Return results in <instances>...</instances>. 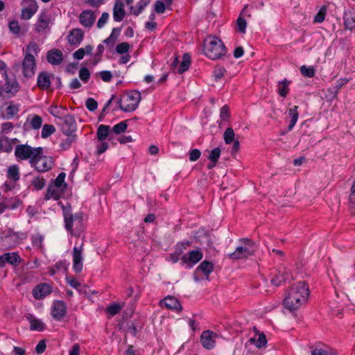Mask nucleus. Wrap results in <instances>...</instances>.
Instances as JSON below:
<instances>
[{
    "mask_svg": "<svg viewBox=\"0 0 355 355\" xmlns=\"http://www.w3.org/2000/svg\"><path fill=\"white\" fill-rule=\"evenodd\" d=\"M309 296L308 285L304 282H300L287 291L283 302L284 306L294 311L306 302Z\"/></svg>",
    "mask_w": 355,
    "mask_h": 355,
    "instance_id": "obj_1",
    "label": "nucleus"
},
{
    "mask_svg": "<svg viewBox=\"0 0 355 355\" xmlns=\"http://www.w3.org/2000/svg\"><path fill=\"white\" fill-rule=\"evenodd\" d=\"M63 211L65 228L71 235L77 236L83 230V217L80 214H73L70 206H64L58 203Z\"/></svg>",
    "mask_w": 355,
    "mask_h": 355,
    "instance_id": "obj_2",
    "label": "nucleus"
},
{
    "mask_svg": "<svg viewBox=\"0 0 355 355\" xmlns=\"http://www.w3.org/2000/svg\"><path fill=\"white\" fill-rule=\"evenodd\" d=\"M204 53L209 59L216 60L225 56L227 49L222 40L215 36H209L205 41Z\"/></svg>",
    "mask_w": 355,
    "mask_h": 355,
    "instance_id": "obj_3",
    "label": "nucleus"
},
{
    "mask_svg": "<svg viewBox=\"0 0 355 355\" xmlns=\"http://www.w3.org/2000/svg\"><path fill=\"white\" fill-rule=\"evenodd\" d=\"M66 174L60 173L55 180L50 184L44 196V200H58L61 198L67 189V184L65 182Z\"/></svg>",
    "mask_w": 355,
    "mask_h": 355,
    "instance_id": "obj_4",
    "label": "nucleus"
},
{
    "mask_svg": "<svg viewBox=\"0 0 355 355\" xmlns=\"http://www.w3.org/2000/svg\"><path fill=\"white\" fill-rule=\"evenodd\" d=\"M141 93L137 90H130L125 92L117 101L119 107L125 112L135 111L141 101Z\"/></svg>",
    "mask_w": 355,
    "mask_h": 355,
    "instance_id": "obj_5",
    "label": "nucleus"
},
{
    "mask_svg": "<svg viewBox=\"0 0 355 355\" xmlns=\"http://www.w3.org/2000/svg\"><path fill=\"white\" fill-rule=\"evenodd\" d=\"M239 242L240 245L236 247L234 252L228 255L230 259H245L254 254L256 246L252 241L248 239H242L239 240Z\"/></svg>",
    "mask_w": 355,
    "mask_h": 355,
    "instance_id": "obj_6",
    "label": "nucleus"
},
{
    "mask_svg": "<svg viewBox=\"0 0 355 355\" xmlns=\"http://www.w3.org/2000/svg\"><path fill=\"white\" fill-rule=\"evenodd\" d=\"M22 159L31 158L29 162L31 166L39 172H46L51 169L53 165L51 157H19Z\"/></svg>",
    "mask_w": 355,
    "mask_h": 355,
    "instance_id": "obj_7",
    "label": "nucleus"
},
{
    "mask_svg": "<svg viewBox=\"0 0 355 355\" xmlns=\"http://www.w3.org/2000/svg\"><path fill=\"white\" fill-rule=\"evenodd\" d=\"M22 73L25 78H29L35 75L36 62L33 54L26 53L21 63Z\"/></svg>",
    "mask_w": 355,
    "mask_h": 355,
    "instance_id": "obj_8",
    "label": "nucleus"
},
{
    "mask_svg": "<svg viewBox=\"0 0 355 355\" xmlns=\"http://www.w3.org/2000/svg\"><path fill=\"white\" fill-rule=\"evenodd\" d=\"M203 257L202 252L198 249L190 251L189 253L182 255L181 257L182 264H185L187 268H191Z\"/></svg>",
    "mask_w": 355,
    "mask_h": 355,
    "instance_id": "obj_9",
    "label": "nucleus"
},
{
    "mask_svg": "<svg viewBox=\"0 0 355 355\" xmlns=\"http://www.w3.org/2000/svg\"><path fill=\"white\" fill-rule=\"evenodd\" d=\"M83 245L82 243L79 246L75 245L73 248V268L76 272H81L83 268Z\"/></svg>",
    "mask_w": 355,
    "mask_h": 355,
    "instance_id": "obj_10",
    "label": "nucleus"
},
{
    "mask_svg": "<svg viewBox=\"0 0 355 355\" xmlns=\"http://www.w3.org/2000/svg\"><path fill=\"white\" fill-rule=\"evenodd\" d=\"M271 284L275 286H279L282 282L288 280L291 278L289 271L284 266H280L277 270L272 273Z\"/></svg>",
    "mask_w": 355,
    "mask_h": 355,
    "instance_id": "obj_11",
    "label": "nucleus"
},
{
    "mask_svg": "<svg viewBox=\"0 0 355 355\" xmlns=\"http://www.w3.org/2000/svg\"><path fill=\"white\" fill-rule=\"evenodd\" d=\"M217 337V334L212 331H204L200 336L201 344L205 349H211L216 345V339Z\"/></svg>",
    "mask_w": 355,
    "mask_h": 355,
    "instance_id": "obj_12",
    "label": "nucleus"
},
{
    "mask_svg": "<svg viewBox=\"0 0 355 355\" xmlns=\"http://www.w3.org/2000/svg\"><path fill=\"white\" fill-rule=\"evenodd\" d=\"M21 259L17 252H6L0 256V267L3 268L6 263L18 266Z\"/></svg>",
    "mask_w": 355,
    "mask_h": 355,
    "instance_id": "obj_13",
    "label": "nucleus"
},
{
    "mask_svg": "<svg viewBox=\"0 0 355 355\" xmlns=\"http://www.w3.org/2000/svg\"><path fill=\"white\" fill-rule=\"evenodd\" d=\"M235 134L234 131L232 128L226 129L223 134V139L227 144H230L233 142V146L231 150V153L235 155L239 153L240 148V142L238 140H234Z\"/></svg>",
    "mask_w": 355,
    "mask_h": 355,
    "instance_id": "obj_14",
    "label": "nucleus"
},
{
    "mask_svg": "<svg viewBox=\"0 0 355 355\" xmlns=\"http://www.w3.org/2000/svg\"><path fill=\"white\" fill-rule=\"evenodd\" d=\"M62 130L65 135L73 134L76 131V123L72 114H67L63 119Z\"/></svg>",
    "mask_w": 355,
    "mask_h": 355,
    "instance_id": "obj_15",
    "label": "nucleus"
},
{
    "mask_svg": "<svg viewBox=\"0 0 355 355\" xmlns=\"http://www.w3.org/2000/svg\"><path fill=\"white\" fill-rule=\"evenodd\" d=\"M67 306L62 301H56L51 309V314L54 319L61 320L66 315Z\"/></svg>",
    "mask_w": 355,
    "mask_h": 355,
    "instance_id": "obj_16",
    "label": "nucleus"
},
{
    "mask_svg": "<svg viewBox=\"0 0 355 355\" xmlns=\"http://www.w3.org/2000/svg\"><path fill=\"white\" fill-rule=\"evenodd\" d=\"M160 305L166 307L168 309L179 312L182 310V306L179 300L173 296H167L160 302Z\"/></svg>",
    "mask_w": 355,
    "mask_h": 355,
    "instance_id": "obj_17",
    "label": "nucleus"
},
{
    "mask_svg": "<svg viewBox=\"0 0 355 355\" xmlns=\"http://www.w3.org/2000/svg\"><path fill=\"white\" fill-rule=\"evenodd\" d=\"M95 19L94 13L91 10H85L82 11L79 16L80 23L85 28L92 27Z\"/></svg>",
    "mask_w": 355,
    "mask_h": 355,
    "instance_id": "obj_18",
    "label": "nucleus"
},
{
    "mask_svg": "<svg viewBox=\"0 0 355 355\" xmlns=\"http://www.w3.org/2000/svg\"><path fill=\"white\" fill-rule=\"evenodd\" d=\"M84 38V32L80 28H73L67 36L70 45L78 46Z\"/></svg>",
    "mask_w": 355,
    "mask_h": 355,
    "instance_id": "obj_19",
    "label": "nucleus"
},
{
    "mask_svg": "<svg viewBox=\"0 0 355 355\" xmlns=\"http://www.w3.org/2000/svg\"><path fill=\"white\" fill-rule=\"evenodd\" d=\"M254 331L255 332V335L254 337L250 338L248 343L250 344L255 345L257 348L265 347L267 344V340L266 336L263 333H260L258 331L256 327H254Z\"/></svg>",
    "mask_w": 355,
    "mask_h": 355,
    "instance_id": "obj_20",
    "label": "nucleus"
},
{
    "mask_svg": "<svg viewBox=\"0 0 355 355\" xmlns=\"http://www.w3.org/2000/svg\"><path fill=\"white\" fill-rule=\"evenodd\" d=\"M47 61L53 65H58L63 61L62 52L57 49H53L46 54Z\"/></svg>",
    "mask_w": 355,
    "mask_h": 355,
    "instance_id": "obj_21",
    "label": "nucleus"
},
{
    "mask_svg": "<svg viewBox=\"0 0 355 355\" xmlns=\"http://www.w3.org/2000/svg\"><path fill=\"white\" fill-rule=\"evenodd\" d=\"M51 293V288L46 284L37 285L33 291V295L37 300L43 299Z\"/></svg>",
    "mask_w": 355,
    "mask_h": 355,
    "instance_id": "obj_22",
    "label": "nucleus"
},
{
    "mask_svg": "<svg viewBox=\"0 0 355 355\" xmlns=\"http://www.w3.org/2000/svg\"><path fill=\"white\" fill-rule=\"evenodd\" d=\"M125 15L122 0H116L113 8V19L116 22L121 21Z\"/></svg>",
    "mask_w": 355,
    "mask_h": 355,
    "instance_id": "obj_23",
    "label": "nucleus"
},
{
    "mask_svg": "<svg viewBox=\"0 0 355 355\" xmlns=\"http://www.w3.org/2000/svg\"><path fill=\"white\" fill-rule=\"evenodd\" d=\"M50 17L46 12H42L35 24V31L38 33L44 31L49 25Z\"/></svg>",
    "mask_w": 355,
    "mask_h": 355,
    "instance_id": "obj_24",
    "label": "nucleus"
},
{
    "mask_svg": "<svg viewBox=\"0 0 355 355\" xmlns=\"http://www.w3.org/2000/svg\"><path fill=\"white\" fill-rule=\"evenodd\" d=\"M3 76L6 80V92L7 93H11L12 95L15 94L19 89V83L15 79H9L7 71L3 72Z\"/></svg>",
    "mask_w": 355,
    "mask_h": 355,
    "instance_id": "obj_25",
    "label": "nucleus"
},
{
    "mask_svg": "<svg viewBox=\"0 0 355 355\" xmlns=\"http://www.w3.org/2000/svg\"><path fill=\"white\" fill-rule=\"evenodd\" d=\"M37 86L42 89H47L51 86L50 77L46 72H42L37 77Z\"/></svg>",
    "mask_w": 355,
    "mask_h": 355,
    "instance_id": "obj_26",
    "label": "nucleus"
},
{
    "mask_svg": "<svg viewBox=\"0 0 355 355\" xmlns=\"http://www.w3.org/2000/svg\"><path fill=\"white\" fill-rule=\"evenodd\" d=\"M42 117L37 114H31L26 119V123H28L30 128L33 130L40 129L42 125Z\"/></svg>",
    "mask_w": 355,
    "mask_h": 355,
    "instance_id": "obj_27",
    "label": "nucleus"
},
{
    "mask_svg": "<svg viewBox=\"0 0 355 355\" xmlns=\"http://www.w3.org/2000/svg\"><path fill=\"white\" fill-rule=\"evenodd\" d=\"M298 108V106L294 105L288 110V115L291 117L290 123L288 126V131L293 128L297 121L299 117Z\"/></svg>",
    "mask_w": 355,
    "mask_h": 355,
    "instance_id": "obj_28",
    "label": "nucleus"
},
{
    "mask_svg": "<svg viewBox=\"0 0 355 355\" xmlns=\"http://www.w3.org/2000/svg\"><path fill=\"white\" fill-rule=\"evenodd\" d=\"M37 5L36 3L29 7L23 8L21 9V17L23 19H30L37 12Z\"/></svg>",
    "mask_w": 355,
    "mask_h": 355,
    "instance_id": "obj_29",
    "label": "nucleus"
},
{
    "mask_svg": "<svg viewBox=\"0 0 355 355\" xmlns=\"http://www.w3.org/2000/svg\"><path fill=\"white\" fill-rule=\"evenodd\" d=\"M291 81L288 80L287 79H284L282 81H279L278 83L277 86V93L279 95L283 98H286L289 92V87L288 85L290 84Z\"/></svg>",
    "mask_w": 355,
    "mask_h": 355,
    "instance_id": "obj_30",
    "label": "nucleus"
},
{
    "mask_svg": "<svg viewBox=\"0 0 355 355\" xmlns=\"http://www.w3.org/2000/svg\"><path fill=\"white\" fill-rule=\"evenodd\" d=\"M19 111V104H13L12 103H10L9 105L6 108V114L5 118L7 119H10L13 118Z\"/></svg>",
    "mask_w": 355,
    "mask_h": 355,
    "instance_id": "obj_31",
    "label": "nucleus"
},
{
    "mask_svg": "<svg viewBox=\"0 0 355 355\" xmlns=\"http://www.w3.org/2000/svg\"><path fill=\"white\" fill-rule=\"evenodd\" d=\"M45 185L46 180L42 176L40 175L35 176L31 182V186H32L33 189L36 191L42 190L44 189Z\"/></svg>",
    "mask_w": 355,
    "mask_h": 355,
    "instance_id": "obj_32",
    "label": "nucleus"
},
{
    "mask_svg": "<svg viewBox=\"0 0 355 355\" xmlns=\"http://www.w3.org/2000/svg\"><path fill=\"white\" fill-rule=\"evenodd\" d=\"M191 64V57L189 53H184L182 58V61L178 69V73L182 74L187 71Z\"/></svg>",
    "mask_w": 355,
    "mask_h": 355,
    "instance_id": "obj_33",
    "label": "nucleus"
},
{
    "mask_svg": "<svg viewBox=\"0 0 355 355\" xmlns=\"http://www.w3.org/2000/svg\"><path fill=\"white\" fill-rule=\"evenodd\" d=\"M32 147L26 145H17L15 150V155H33Z\"/></svg>",
    "mask_w": 355,
    "mask_h": 355,
    "instance_id": "obj_34",
    "label": "nucleus"
},
{
    "mask_svg": "<svg viewBox=\"0 0 355 355\" xmlns=\"http://www.w3.org/2000/svg\"><path fill=\"white\" fill-rule=\"evenodd\" d=\"M7 178L14 182L19 180V169L17 165H12L8 168Z\"/></svg>",
    "mask_w": 355,
    "mask_h": 355,
    "instance_id": "obj_35",
    "label": "nucleus"
},
{
    "mask_svg": "<svg viewBox=\"0 0 355 355\" xmlns=\"http://www.w3.org/2000/svg\"><path fill=\"white\" fill-rule=\"evenodd\" d=\"M198 271H201L208 276L213 270V264L207 261H203L197 268Z\"/></svg>",
    "mask_w": 355,
    "mask_h": 355,
    "instance_id": "obj_36",
    "label": "nucleus"
},
{
    "mask_svg": "<svg viewBox=\"0 0 355 355\" xmlns=\"http://www.w3.org/2000/svg\"><path fill=\"white\" fill-rule=\"evenodd\" d=\"M3 200L6 203L7 209L15 210L21 204V201L17 198H5Z\"/></svg>",
    "mask_w": 355,
    "mask_h": 355,
    "instance_id": "obj_37",
    "label": "nucleus"
},
{
    "mask_svg": "<svg viewBox=\"0 0 355 355\" xmlns=\"http://www.w3.org/2000/svg\"><path fill=\"white\" fill-rule=\"evenodd\" d=\"M110 127L106 125H101L97 129V137L99 140H105L108 136Z\"/></svg>",
    "mask_w": 355,
    "mask_h": 355,
    "instance_id": "obj_38",
    "label": "nucleus"
},
{
    "mask_svg": "<svg viewBox=\"0 0 355 355\" xmlns=\"http://www.w3.org/2000/svg\"><path fill=\"white\" fill-rule=\"evenodd\" d=\"M30 328L31 330L42 331L45 328V324L40 320L33 318L30 320Z\"/></svg>",
    "mask_w": 355,
    "mask_h": 355,
    "instance_id": "obj_39",
    "label": "nucleus"
},
{
    "mask_svg": "<svg viewBox=\"0 0 355 355\" xmlns=\"http://www.w3.org/2000/svg\"><path fill=\"white\" fill-rule=\"evenodd\" d=\"M67 138L60 143V146L62 150H68L73 142L76 141V136L74 134L67 135Z\"/></svg>",
    "mask_w": 355,
    "mask_h": 355,
    "instance_id": "obj_40",
    "label": "nucleus"
},
{
    "mask_svg": "<svg viewBox=\"0 0 355 355\" xmlns=\"http://www.w3.org/2000/svg\"><path fill=\"white\" fill-rule=\"evenodd\" d=\"M344 24L347 29L353 30L355 28V16L351 14L345 15L344 17Z\"/></svg>",
    "mask_w": 355,
    "mask_h": 355,
    "instance_id": "obj_41",
    "label": "nucleus"
},
{
    "mask_svg": "<svg viewBox=\"0 0 355 355\" xmlns=\"http://www.w3.org/2000/svg\"><path fill=\"white\" fill-rule=\"evenodd\" d=\"M171 6H167L163 0H157L154 6V10L157 14H163L166 9H171Z\"/></svg>",
    "mask_w": 355,
    "mask_h": 355,
    "instance_id": "obj_42",
    "label": "nucleus"
},
{
    "mask_svg": "<svg viewBox=\"0 0 355 355\" xmlns=\"http://www.w3.org/2000/svg\"><path fill=\"white\" fill-rule=\"evenodd\" d=\"M27 237L24 233H13L8 236H6L5 241H13L15 243H19L20 241L24 240Z\"/></svg>",
    "mask_w": 355,
    "mask_h": 355,
    "instance_id": "obj_43",
    "label": "nucleus"
},
{
    "mask_svg": "<svg viewBox=\"0 0 355 355\" xmlns=\"http://www.w3.org/2000/svg\"><path fill=\"white\" fill-rule=\"evenodd\" d=\"M127 128H128V123H127L126 121H121L120 123L116 124L115 125H114L112 129V132L115 134L119 135V134L124 132L127 130Z\"/></svg>",
    "mask_w": 355,
    "mask_h": 355,
    "instance_id": "obj_44",
    "label": "nucleus"
},
{
    "mask_svg": "<svg viewBox=\"0 0 355 355\" xmlns=\"http://www.w3.org/2000/svg\"><path fill=\"white\" fill-rule=\"evenodd\" d=\"M150 0H140L137 3L136 9L133 10V15L138 16L141 14L144 8L149 4Z\"/></svg>",
    "mask_w": 355,
    "mask_h": 355,
    "instance_id": "obj_45",
    "label": "nucleus"
},
{
    "mask_svg": "<svg viewBox=\"0 0 355 355\" xmlns=\"http://www.w3.org/2000/svg\"><path fill=\"white\" fill-rule=\"evenodd\" d=\"M300 72L304 76L307 78H312L315 76V69L312 66L306 67V65H302L300 67Z\"/></svg>",
    "mask_w": 355,
    "mask_h": 355,
    "instance_id": "obj_46",
    "label": "nucleus"
},
{
    "mask_svg": "<svg viewBox=\"0 0 355 355\" xmlns=\"http://www.w3.org/2000/svg\"><path fill=\"white\" fill-rule=\"evenodd\" d=\"M55 131L53 125L45 124L42 129L41 136L42 138H47Z\"/></svg>",
    "mask_w": 355,
    "mask_h": 355,
    "instance_id": "obj_47",
    "label": "nucleus"
},
{
    "mask_svg": "<svg viewBox=\"0 0 355 355\" xmlns=\"http://www.w3.org/2000/svg\"><path fill=\"white\" fill-rule=\"evenodd\" d=\"M32 244L38 249L43 248L44 236L40 234L33 235L31 238Z\"/></svg>",
    "mask_w": 355,
    "mask_h": 355,
    "instance_id": "obj_48",
    "label": "nucleus"
},
{
    "mask_svg": "<svg viewBox=\"0 0 355 355\" xmlns=\"http://www.w3.org/2000/svg\"><path fill=\"white\" fill-rule=\"evenodd\" d=\"M130 49V45L128 42H124L116 45L115 51L118 54L123 55L128 53Z\"/></svg>",
    "mask_w": 355,
    "mask_h": 355,
    "instance_id": "obj_49",
    "label": "nucleus"
},
{
    "mask_svg": "<svg viewBox=\"0 0 355 355\" xmlns=\"http://www.w3.org/2000/svg\"><path fill=\"white\" fill-rule=\"evenodd\" d=\"M8 28L14 35L19 36L21 34V27L17 21L13 20L10 21Z\"/></svg>",
    "mask_w": 355,
    "mask_h": 355,
    "instance_id": "obj_50",
    "label": "nucleus"
},
{
    "mask_svg": "<svg viewBox=\"0 0 355 355\" xmlns=\"http://www.w3.org/2000/svg\"><path fill=\"white\" fill-rule=\"evenodd\" d=\"M105 50L103 44H98L97 46L96 52L94 54V58L93 60V64H97L101 60V56L103 55V51Z\"/></svg>",
    "mask_w": 355,
    "mask_h": 355,
    "instance_id": "obj_51",
    "label": "nucleus"
},
{
    "mask_svg": "<svg viewBox=\"0 0 355 355\" xmlns=\"http://www.w3.org/2000/svg\"><path fill=\"white\" fill-rule=\"evenodd\" d=\"M122 309V306L119 304H112L107 307L106 311L111 315L114 316L117 314Z\"/></svg>",
    "mask_w": 355,
    "mask_h": 355,
    "instance_id": "obj_52",
    "label": "nucleus"
},
{
    "mask_svg": "<svg viewBox=\"0 0 355 355\" xmlns=\"http://www.w3.org/2000/svg\"><path fill=\"white\" fill-rule=\"evenodd\" d=\"M79 78L84 83H87L90 78L89 69L86 67H82L79 71Z\"/></svg>",
    "mask_w": 355,
    "mask_h": 355,
    "instance_id": "obj_53",
    "label": "nucleus"
},
{
    "mask_svg": "<svg viewBox=\"0 0 355 355\" xmlns=\"http://www.w3.org/2000/svg\"><path fill=\"white\" fill-rule=\"evenodd\" d=\"M349 207L352 211L355 213V180L351 187V193L349 198Z\"/></svg>",
    "mask_w": 355,
    "mask_h": 355,
    "instance_id": "obj_54",
    "label": "nucleus"
},
{
    "mask_svg": "<svg viewBox=\"0 0 355 355\" xmlns=\"http://www.w3.org/2000/svg\"><path fill=\"white\" fill-rule=\"evenodd\" d=\"M85 107L89 111L94 112L98 107V103L93 98H89L85 101Z\"/></svg>",
    "mask_w": 355,
    "mask_h": 355,
    "instance_id": "obj_55",
    "label": "nucleus"
},
{
    "mask_svg": "<svg viewBox=\"0 0 355 355\" xmlns=\"http://www.w3.org/2000/svg\"><path fill=\"white\" fill-rule=\"evenodd\" d=\"M327 10L325 7H322L320 9L319 12L317 13V15L314 17V22L315 23H322L324 21L325 19Z\"/></svg>",
    "mask_w": 355,
    "mask_h": 355,
    "instance_id": "obj_56",
    "label": "nucleus"
},
{
    "mask_svg": "<svg viewBox=\"0 0 355 355\" xmlns=\"http://www.w3.org/2000/svg\"><path fill=\"white\" fill-rule=\"evenodd\" d=\"M230 109L227 105H223L220 110V118L223 121H228L230 118Z\"/></svg>",
    "mask_w": 355,
    "mask_h": 355,
    "instance_id": "obj_57",
    "label": "nucleus"
},
{
    "mask_svg": "<svg viewBox=\"0 0 355 355\" xmlns=\"http://www.w3.org/2000/svg\"><path fill=\"white\" fill-rule=\"evenodd\" d=\"M225 72H226V70L224 67H219L215 68L214 70V80L216 81H218L220 79H221L224 76V74Z\"/></svg>",
    "mask_w": 355,
    "mask_h": 355,
    "instance_id": "obj_58",
    "label": "nucleus"
},
{
    "mask_svg": "<svg viewBox=\"0 0 355 355\" xmlns=\"http://www.w3.org/2000/svg\"><path fill=\"white\" fill-rule=\"evenodd\" d=\"M236 24L238 26V30L239 32L244 33H245V28H246V21L244 18L239 16L236 20Z\"/></svg>",
    "mask_w": 355,
    "mask_h": 355,
    "instance_id": "obj_59",
    "label": "nucleus"
},
{
    "mask_svg": "<svg viewBox=\"0 0 355 355\" xmlns=\"http://www.w3.org/2000/svg\"><path fill=\"white\" fill-rule=\"evenodd\" d=\"M99 76L106 83L110 82L113 77L111 71L107 70L100 71Z\"/></svg>",
    "mask_w": 355,
    "mask_h": 355,
    "instance_id": "obj_60",
    "label": "nucleus"
},
{
    "mask_svg": "<svg viewBox=\"0 0 355 355\" xmlns=\"http://www.w3.org/2000/svg\"><path fill=\"white\" fill-rule=\"evenodd\" d=\"M189 245V241L178 243L176 245L175 252L181 255Z\"/></svg>",
    "mask_w": 355,
    "mask_h": 355,
    "instance_id": "obj_61",
    "label": "nucleus"
},
{
    "mask_svg": "<svg viewBox=\"0 0 355 355\" xmlns=\"http://www.w3.org/2000/svg\"><path fill=\"white\" fill-rule=\"evenodd\" d=\"M109 14L106 12H103L101 15V17L98 20L97 22V27L98 28H101L104 26V25L107 23L108 19H109Z\"/></svg>",
    "mask_w": 355,
    "mask_h": 355,
    "instance_id": "obj_62",
    "label": "nucleus"
},
{
    "mask_svg": "<svg viewBox=\"0 0 355 355\" xmlns=\"http://www.w3.org/2000/svg\"><path fill=\"white\" fill-rule=\"evenodd\" d=\"M116 40L117 39L116 38V36H114V34L110 35V36L103 41V43L106 44L107 46L111 49L114 47Z\"/></svg>",
    "mask_w": 355,
    "mask_h": 355,
    "instance_id": "obj_63",
    "label": "nucleus"
},
{
    "mask_svg": "<svg viewBox=\"0 0 355 355\" xmlns=\"http://www.w3.org/2000/svg\"><path fill=\"white\" fill-rule=\"evenodd\" d=\"M331 352H327L321 348L315 347L311 350V355H330Z\"/></svg>",
    "mask_w": 355,
    "mask_h": 355,
    "instance_id": "obj_64",
    "label": "nucleus"
}]
</instances>
